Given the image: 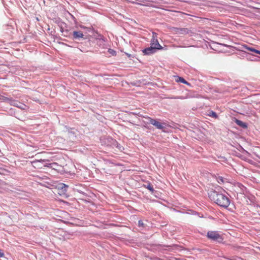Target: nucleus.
Wrapping results in <instances>:
<instances>
[{
  "mask_svg": "<svg viewBox=\"0 0 260 260\" xmlns=\"http://www.w3.org/2000/svg\"><path fill=\"white\" fill-rule=\"evenodd\" d=\"M209 196L218 205L221 207L227 208L230 205V200L224 194L212 191L210 192Z\"/></svg>",
  "mask_w": 260,
  "mask_h": 260,
  "instance_id": "f257e3e1",
  "label": "nucleus"
},
{
  "mask_svg": "<svg viewBox=\"0 0 260 260\" xmlns=\"http://www.w3.org/2000/svg\"><path fill=\"white\" fill-rule=\"evenodd\" d=\"M207 237L213 241L221 242L223 239L220 235L216 231H209L207 233Z\"/></svg>",
  "mask_w": 260,
  "mask_h": 260,
  "instance_id": "f03ea898",
  "label": "nucleus"
},
{
  "mask_svg": "<svg viewBox=\"0 0 260 260\" xmlns=\"http://www.w3.org/2000/svg\"><path fill=\"white\" fill-rule=\"evenodd\" d=\"M150 45V46L154 47L158 50L162 49V47L159 44L157 40V34L156 32H153L152 33V38L151 40Z\"/></svg>",
  "mask_w": 260,
  "mask_h": 260,
  "instance_id": "7ed1b4c3",
  "label": "nucleus"
},
{
  "mask_svg": "<svg viewBox=\"0 0 260 260\" xmlns=\"http://www.w3.org/2000/svg\"><path fill=\"white\" fill-rule=\"evenodd\" d=\"M171 31L174 34L185 35L189 32V30L186 28L172 27Z\"/></svg>",
  "mask_w": 260,
  "mask_h": 260,
  "instance_id": "20e7f679",
  "label": "nucleus"
},
{
  "mask_svg": "<svg viewBox=\"0 0 260 260\" xmlns=\"http://www.w3.org/2000/svg\"><path fill=\"white\" fill-rule=\"evenodd\" d=\"M150 123L153 125L155 126L157 128L159 129H162L164 128L163 124L155 119H152L150 117H148Z\"/></svg>",
  "mask_w": 260,
  "mask_h": 260,
  "instance_id": "39448f33",
  "label": "nucleus"
},
{
  "mask_svg": "<svg viewBox=\"0 0 260 260\" xmlns=\"http://www.w3.org/2000/svg\"><path fill=\"white\" fill-rule=\"evenodd\" d=\"M11 105L18 107L21 110H26L28 108L24 104L21 103L18 101L15 100L12 101Z\"/></svg>",
  "mask_w": 260,
  "mask_h": 260,
  "instance_id": "423d86ee",
  "label": "nucleus"
},
{
  "mask_svg": "<svg viewBox=\"0 0 260 260\" xmlns=\"http://www.w3.org/2000/svg\"><path fill=\"white\" fill-rule=\"evenodd\" d=\"M45 160L44 159H40V160H35L32 161H31V164L32 166L37 169H41L42 168V165H41L40 164H42L43 162H44Z\"/></svg>",
  "mask_w": 260,
  "mask_h": 260,
  "instance_id": "0eeeda50",
  "label": "nucleus"
},
{
  "mask_svg": "<svg viewBox=\"0 0 260 260\" xmlns=\"http://www.w3.org/2000/svg\"><path fill=\"white\" fill-rule=\"evenodd\" d=\"M156 50L157 49L154 47L150 46V47L144 49L143 52L146 55H150L155 53Z\"/></svg>",
  "mask_w": 260,
  "mask_h": 260,
  "instance_id": "6e6552de",
  "label": "nucleus"
},
{
  "mask_svg": "<svg viewBox=\"0 0 260 260\" xmlns=\"http://www.w3.org/2000/svg\"><path fill=\"white\" fill-rule=\"evenodd\" d=\"M84 35L81 31H74L73 32V37L75 39L79 40L80 39L83 38Z\"/></svg>",
  "mask_w": 260,
  "mask_h": 260,
  "instance_id": "1a4fd4ad",
  "label": "nucleus"
},
{
  "mask_svg": "<svg viewBox=\"0 0 260 260\" xmlns=\"http://www.w3.org/2000/svg\"><path fill=\"white\" fill-rule=\"evenodd\" d=\"M68 186L63 183L60 184L58 186V189H60L61 191L59 194H65L67 191Z\"/></svg>",
  "mask_w": 260,
  "mask_h": 260,
  "instance_id": "9d476101",
  "label": "nucleus"
},
{
  "mask_svg": "<svg viewBox=\"0 0 260 260\" xmlns=\"http://www.w3.org/2000/svg\"><path fill=\"white\" fill-rule=\"evenodd\" d=\"M1 100L3 101L4 102H5L6 103H9L11 105L12 103V101H13L14 99H13L11 98H7L6 96H2L1 98Z\"/></svg>",
  "mask_w": 260,
  "mask_h": 260,
  "instance_id": "9b49d317",
  "label": "nucleus"
},
{
  "mask_svg": "<svg viewBox=\"0 0 260 260\" xmlns=\"http://www.w3.org/2000/svg\"><path fill=\"white\" fill-rule=\"evenodd\" d=\"M175 80L177 82H181L185 84H189L188 83L184 78L179 76L175 77Z\"/></svg>",
  "mask_w": 260,
  "mask_h": 260,
  "instance_id": "f8f14e48",
  "label": "nucleus"
},
{
  "mask_svg": "<svg viewBox=\"0 0 260 260\" xmlns=\"http://www.w3.org/2000/svg\"><path fill=\"white\" fill-rule=\"evenodd\" d=\"M244 48H245L246 49H247V50H249V51H252V52H255L256 53H257L258 54H259V53H260V51L259 50L255 49H254L253 48L249 47H247V46H244Z\"/></svg>",
  "mask_w": 260,
  "mask_h": 260,
  "instance_id": "ddd939ff",
  "label": "nucleus"
},
{
  "mask_svg": "<svg viewBox=\"0 0 260 260\" xmlns=\"http://www.w3.org/2000/svg\"><path fill=\"white\" fill-rule=\"evenodd\" d=\"M244 48H245L246 49H247V50H249V51H252V52H255L256 53H257L258 54H259V53H260V51L259 50L255 49H254L253 48L249 47H247V46H244Z\"/></svg>",
  "mask_w": 260,
  "mask_h": 260,
  "instance_id": "4468645a",
  "label": "nucleus"
},
{
  "mask_svg": "<svg viewBox=\"0 0 260 260\" xmlns=\"http://www.w3.org/2000/svg\"><path fill=\"white\" fill-rule=\"evenodd\" d=\"M236 123L238 125H239V126H241V127H242L243 128L247 127V125H246V123L242 122L241 120H236Z\"/></svg>",
  "mask_w": 260,
  "mask_h": 260,
  "instance_id": "2eb2a0df",
  "label": "nucleus"
},
{
  "mask_svg": "<svg viewBox=\"0 0 260 260\" xmlns=\"http://www.w3.org/2000/svg\"><path fill=\"white\" fill-rule=\"evenodd\" d=\"M208 115L215 118H217L218 117L216 113L213 111H210L209 113L208 114Z\"/></svg>",
  "mask_w": 260,
  "mask_h": 260,
  "instance_id": "dca6fc26",
  "label": "nucleus"
},
{
  "mask_svg": "<svg viewBox=\"0 0 260 260\" xmlns=\"http://www.w3.org/2000/svg\"><path fill=\"white\" fill-rule=\"evenodd\" d=\"M217 182L220 183H224V179L223 177L219 176L217 178Z\"/></svg>",
  "mask_w": 260,
  "mask_h": 260,
  "instance_id": "f3484780",
  "label": "nucleus"
},
{
  "mask_svg": "<svg viewBox=\"0 0 260 260\" xmlns=\"http://www.w3.org/2000/svg\"><path fill=\"white\" fill-rule=\"evenodd\" d=\"M108 52L111 54L113 56H115L116 55V51H115L114 50H112V49H109L108 50Z\"/></svg>",
  "mask_w": 260,
  "mask_h": 260,
  "instance_id": "a211bd4d",
  "label": "nucleus"
},
{
  "mask_svg": "<svg viewBox=\"0 0 260 260\" xmlns=\"http://www.w3.org/2000/svg\"><path fill=\"white\" fill-rule=\"evenodd\" d=\"M138 225L139 227H144L145 224L142 220H139L138 222Z\"/></svg>",
  "mask_w": 260,
  "mask_h": 260,
  "instance_id": "6ab92c4d",
  "label": "nucleus"
},
{
  "mask_svg": "<svg viewBox=\"0 0 260 260\" xmlns=\"http://www.w3.org/2000/svg\"><path fill=\"white\" fill-rule=\"evenodd\" d=\"M147 188L150 190V191H153V186L151 185V184H149L148 186H147Z\"/></svg>",
  "mask_w": 260,
  "mask_h": 260,
  "instance_id": "aec40b11",
  "label": "nucleus"
},
{
  "mask_svg": "<svg viewBox=\"0 0 260 260\" xmlns=\"http://www.w3.org/2000/svg\"><path fill=\"white\" fill-rule=\"evenodd\" d=\"M56 165V163H52V164H49L48 165H45V166L52 168V167H53V166H55Z\"/></svg>",
  "mask_w": 260,
  "mask_h": 260,
  "instance_id": "412c9836",
  "label": "nucleus"
},
{
  "mask_svg": "<svg viewBox=\"0 0 260 260\" xmlns=\"http://www.w3.org/2000/svg\"><path fill=\"white\" fill-rule=\"evenodd\" d=\"M4 256V253L2 252V250L0 249V257H2Z\"/></svg>",
  "mask_w": 260,
  "mask_h": 260,
  "instance_id": "4be33fe9",
  "label": "nucleus"
}]
</instances>
